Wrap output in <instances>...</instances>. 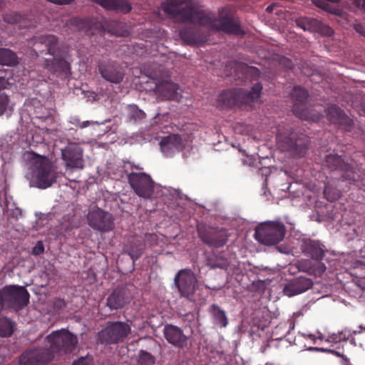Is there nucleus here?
<instances>
[{
  "instance_id": "9d476101",
  "label": "nucleus",
  "mask_w": 365,
  "mask_h": 365,
  "mask_svg": "<svg viewBox=\"0 0 365 365\" xmlns=\"http://www.w3.org/2000/svg\"><path fill=\"white\" fill-rule=\"evenodd\" d=\"M87 221L91 228L100 232H109L115 228V218L113 214L98 207L88 212Z\"/></svg>"
},
{
  "instance_id": "603ef678",
  "label": "nucleus",
  "mask_w": 365,
  "mask_h": 365,
  "mask_svg": "<svg viewBox=\"0 0 365 365\" xmlns=\"http://www.w3.org/2000/svg\"><path fill=\"white\" fill-rule=\"evenodd\" d=\"M354 2L359 6L361 7L365 11V0H354Z\"/></svg>"
},
{
  "instance_id": "f704fd0d",
  "label": "nucleus",
  "mask_w": 365,
  "mask_h": 365,
  "mask_svg": "<svg viewBox=\"0 0 365 365\" xmlns=\"http://www.w3.org/2000/svg\"><path fill=\"white\" fill-rule=\"evenodd\" d=\"M341 170L344 172L341 176L342 180H347L351 184L355 183L359 180V175L349 164L346 163V167Z\"/></svg>"
},
{
  "instance_id": "7ed1b4c3",
  "label": "nucleus",
  "mask_w": 365,
  "mask_h": 365,
  "mask_svg": "<svg viewBox=\"0 0 365 365\" xmlns=\"http://www.w3.org/2000/svg\"><path fill=\"white\" fill-rule=\"evenodd\" d=\"M24 157L31 161L33 182L37 187L46 189L56 182L57 173L46 156L28 152L24 154Z\"/></svg>"
},
{
  "instance_id": "0eeeda50",
  "label": "nucleus",
  "mask_w": 365,
  "mask_h": 365,
  "mask_svg": "<svg viewBox=\"0 0 365 365\" xmlns=\"http://www.w3.org/2000/svg\"><path fill=\"white\" fill-rule=\"evenodd\" d=\"M285 232L286 227L282 222H267L256 228L255 237L261 244L274 245L284 239Z\"/></svg>"
},
{
  "instance_id": "a19ab883",
  "label": "nucleus",
  "mask_w": 365,
  "mask_h": 365,
  "mask_svg": "<svg viewBox=\"0 0 365 365\" xmlns=\"http://www.w3.org/2000/svg\"><path fill=\"white\" fill-rule=\"evenodd\" d=\"M124 298H107L106 304L111 310L118 309L123 304Z\"/></svg>"
},
{
  "instance_id": "cd10ccee",
  "label": "nucleus",
  "mask_w": 365,
  "mask_h": 365,
  "mask_svg": "<svg viewBox=\"0 0 365 365\" xmlns=\"http://www.w3.org/2000/svg\"><path fill=\"white\" fill-rule=\"evenodd\" d=\"M29 303V298H0V311L6 304L14 310L19 311L26 307Z\"/></svg>"
},
{
  "instance_id": "4468645a",
  "label": "nucleus",
  "mask_w": 365,
  "mask_h": 365,
  "mask_svg": "<svg viewBox=\"0 0 365 365\" xmlns=\"http://www.w3.org/2000/svg\"><path fill=\"white\" fill-rule=\"evenodd\" d=\"M174 284L181 297H190L195 292L197 286V280L191 269H182L179 270L175 275Z\"/></svg>"
},
{
  "instance_id": "9b49d317",
  "label": "nucleus",
  "mask_w": 365,
  "mask_h": 365,
  "mask_svg": "<svg viewBox=\"0 0 365 365\" xmlns=\"http://www.w3.org/2000/svg\"><path fill=\"white\" fill-rule=\"evenodd\" d=\"M292 98L294 101L292 107L293 113L300 119L317 121L320 118V115L312 114L307 108L306 102L309 96L307 91L302 86L294 87L292 92Z\"/></svg>"
},
{
  "instance_id": "f257e3e1",
  "label": "nucleus",
  "mask_w": 365,
  "mask_h": 365,
  "mask_svg": "<svg viewBox=\"0 0 365 365\" xmlns=\"http://www.w3.org/2000/svg\"><path fill=\"white\" fill-rule=\"evenodd\" d=\"M182 0H167L162 4L163 11L171 18L182 23H197L206 26L209 30L223 32L227 34L243 35L240 22L235 20L230 11L226 8L219 10L215 17L202 11L195 10L190 4L183 5Z\"/></svg>"
},
{
  "instance_id": "393cba45",
  "label": "nucleus",
  "mask_w": 365,
  "mask_h": 365,
  "mask_svg": "<svg viewBox=\"0 0 365 365\" xmlns=\"http://www.w3.org/2000/svg\"><path fill=\"white\" fill-rule=\"evenodd\" d=\"M325 164L331 171L341 170L346 167V163L344 157L333 153H330L326 156Z\"/></svg>"
},
{
  "instance_id": "39448f33",
  "label": "nucleus",
  "mask_w": 365,
  "mask_h": 365,
  "mask_svg": "<svg viewBox=\"0 0 365 365\" xmlns=\"http://www.w3.org/2000/svg\"><path fill=\"white\" fill-rule=\"evenodd\" d=\"M262 90V85L260 83H255L250 91L242 88L228 89L220 94L217 101L227 107L249 104L260 97Z\"/></svg>"
},
{
  "instance_id": "aec40b11",
  "label": "nucleus",
  "mask_w": 365,
  "mask_h": 365,
  "mask_svg": "<svg viewBox=\"0 0 365 365\" xmlns=\"http://www.w3.org/2000/svg\"><path fill=\"white\" fill-rule=\"evenodd\" d=\"M313 282L311 279L299 277L289 282L284 287L283 292L288 297L300 294L312 287Z\"/></svg>"
},
{
  "instance_id": "1a4fd4ad",
  "label": "nucleus",
  "mask_w": 365,
  "mask_h": 365,
  "mask_svg": "<svg viewBox=\"0 0 365 365\" xmlns=\"http://www.w3.org/2000/svg\"><path fill=\"white\" fill-rule=\"evenodd\" d=\"M197 231L202 242L210 247H223L230 237L227 230L223 227L199 226Z\"/></svg>"
},
{
  "instance_id": "4c0bfd02",
  "label": "nucleus",
  "mask_w": 365,
  "mask_h": 365,
  "mask_svg": "<svg viewBox=\"0 0 365 365\" xmlns=\"http://www.w3.org/2000/svg\"><path fill=\"white\" fill-rule=\"evenodd\" d=\"M326 266L324 263L316 260L309 268V273L316 277H321L326 271Z\"/></svg>"
},
{
  "instance_id": "79ce46f5",
  "label": "nucleus",
  "mask_w": 365,
  "mask_h": 365,
  "mask_svg": "<svg viewBox=\"0 0 365 365\" xmlns=\"http://www.w3.org/2000/svg\"><path fill=\"white\" fill-rule=\"evenodd\" d=\"M312 1L317 6L325 11H328L330 8V4L329 2L338 3L340 0H312Z\"/></svg>"
},
{
  "instance_id": "3c124183",
  "label": "nucleus",
  "mask_w": 365,
  "mask_h": 365,
  "mask_svg": "<svg viewBox=\"0 0 365 365\" xmlns=\"http://www.w3.org/2000/svg\"><path fill=\"white\" fill-rule=\"evenodd\" d=\"M47 1H50L51 3H53L55 4L63 5V4H69L73 0H47Z\"/></svg>"
},
{
  "instance_id": "473e14b6",
  "label": "nucleus",
  "mask_w": 365,
  "mask_h": 365,
  "mask_svg": "<svg viewBox=\"0 0 365 365\" xmlns=\"http://www.w3.org/2000/svg\"><path fill=\"white\" fill-rule=\"evenodd\" d=\"M128 115L130 121H140L145 117L143 110L138 108L135 105H129L127 107Z\"/></svg>"
},
{
  "instance_id": "ddd939ff",
  "label": "nucleus",
  "mask_w": 365,
  "mask_h": 365,
  "mask_svg": "<svg viewBox=\"0 0 365 365\" xmlns=\"http://www.w3.org/2000/svg\"><path fill=\"white\" fill-rule=\"evenodd\" d=\"M130 329L129 326L121 322L109 323L105 329L99 331L98 339L101 344H111L123 341Z\"/></svg>"
},
{
  "instance_id": "13d9d810",
  "label": "nucleus",
  "mask_w": 365,
  "mask_h": 365,
  "mask_svg": "<svg viewBox=\"0 0 365 365\" xmlns=\"http://www.w3.org/2000/svg\"><path fill=\"white\" fill-rule=\"evenodd\" d=\"M109 297H120L119 294L117 293V290H114L113 293Z\"/></svg>"
},
{
  "instance_id": "de8ad7c7",
  "label": "nucleus",
  "mask_w": 365,
  "mask_h": 365,
  "mask_svg": "<svg viewBox=\"0 0 365 365\" xmlns=\"http://www.w3.org/2000/svg\"><path fill=\"white\" fill-rule=\"evenodd\" d=\"M327 341L334 343H339L341 342V339L339 337L338 333H334L329 336Z\"/></svg>"
},
{
  "instance_id": "a211bd4d",
  "label": "nucleus",
  "mask_w": 365,
  "mask_h": 365,
  "mask_svg": "<svg viewBox=\"0 0 365 365\" xmlns=\"http://www.w3.org/2000/svg\"><path fill=\"white\" fill-rule=\"evenodd\" d=\"M163 335L167 341L176 348L183 349L187 346L189 337L184 334L179 327L167 324L163 329Z\"/></svg>"
},
{
  "instance_id": "e2e57ef3",
  "label": "nucleus",
  "mask_w": 365,
  "mask_h": 365,
  "mask_svg": "<svg viewBox=\"0 0 365 365\" xmlns=\"http://www.w3.org/2000/svg\"><path fill=\"white\" fill-rule=\"evenodd\" d=\"M322 297H329V295H327V294H324V295H323Z\"/></svg>"
},
{
  "instance_id": "6e6d98bb",
  "label": "nucleus",
  "mask_w": 365,
  "mask_h": 365,
  "mask_svg": "<svg viewBox=\"0 0 365 365\" xmlns=\"http://www.w3.org/2000/svg\"><path fill=\"white\" fill-rule=\"evenodd\" d=\"M129 164H130V168L132 169L135 168L136 170H143V168L140 167L139 165H135L133 163H129Z\"/></svg>"
},
{
  "instance_id": "5701e85b",
  "label": "nucleus",
  "mask_w": 365,
  "mask_h": 365,
  "mask_svg": "<svg viewBox=\"0 0 365 365\" xmlns=\"http://www.w3.org/2000/svg\"><path fill=\"white\" fill-rule=\"evenodd\" d=\"M327 115L329 120L333 123H344L347 126H351L352 120L348 118L344 111L336 105L330 106L327 110Z\"/></svg>"
},
{
  "instance_id": "a878e982",
  "label": "nucleus",
  "mask_w": 365,
  "mask_h": 365,
  "mask_svg": "<svg viewBox=\"0 0 365 365\" xmlns=\"http://www.w3.org/2000/svg\"><path fill=\"white\" fill-rule=\"evenodd\" d=\"M0 297H30L23 286L7 285L0 290Z\"/></svg>"
},
{
  "instance_id": "2eb2a0df",
  "label": "nucleus",
  "mask_w": 365,
  "mask_h": 365,
  "mask_svg": "<svg viewBox=\"0 0 365 365\" xmlns=\"http://www.w3.org/2000/svg\"><path fill=\"white\" fill-rule=\"evenodd\" d=\"M61 157L66 169H83L84 167L83 150L76 143H69L62 149Z\"/></svg>"
},
{
  "instance_id": "6ab92c4d",
  "label": "nucleus",
  "mask_w": 365,
  "mask_h": 365,
  "mask_svg": "<svg viewBox=\"0 0 365 365\" xmlns=\"http://www.w3.org/2000/svg\"><path fill=\"white\" fill-rule=\"evenodd\" d=\"M181 39L189 45H201L207 40V35L201 28L197 26H190L180 30Z\"/></svg>"
},
{
  "instance_id": "2f4dec72",
  "label": "nucleus",
  "mask_w": 365,
  "mask_h": 365,
  "mask_svg": "<svg viewBox=\"0 0 365 365\" xmlns=\"http://www.w3.org/2000/svg\"><path fill=\"white\" fill-rule=\"evenodd\" d=\"M16 323L11 319L0 316V336H11L14 331Z\"/></svg>"
},
{
  "instance_id": "49530a36",
  "label": "nucleus",
  "mask_w": 365,
  "mask_h": 365,
  "mask_svg": "<svg viewBox=\"0 0 365 365\" xmlns=\"http://www.w3.org/2000/svg\"><path fill=\"white\" fill-rule=\"evenodd\" d=\"M72 365H91V360L88 357H81L73 361Z\"/></svg>"
},
{
  "instance_id": "bb28decb",
  "label": "nucleus",
  "mask_w": 365,
  "mask_h": 365,
  "mask_svg": "<svg viewBox=\"0 0 365 365\" xmlns=\"http://www.w3.org/2000/svg\"><path fill=\"white\" fill-rule=\"evenodd\" d=\"M207 264L211 268L227 269L230 262L221 254L212 252L207 257Z\"/></svg>"
},
{
  "instance_id": "c85d7f7f",
  "label": "nucleus",
  "mask_w": 365,
  "mask_h": 365,
  "mask_svg": "<svg viewBox=\"0 0 365 365\" xmlns=\"http://www.w3.org/2000/svg\"><path fill=\"white\" fill-rule=\"evenodd\" d=\"M19 63L16 54L9 48H0V64L15 66Z\"/></svg>"
},
{
  "instance_id": "f03ea898",
  "label": "nucleus",
  "mask_w": 365,
  "mask_h": 365,
  "mask_svg": "<svg viewBox=\"0 0 365 365\" xmlns=\"http://www.w3.org/2000/svg\"><path fill=\"white\" fill-rule=\"evenodd\" d=\"M50 348L29 349L19 356V365H47L55 353L72 351L77 344V338L71 332L61 329L52 332L46 337Z\"/></svg>"
},
{
  "instance_id": "f3484780",
  "label": "nucleus",
  "mask_w": 365,
  "mask_h": 365,
  "mask_svg": "<svg viewBox=\"0 0 365 365\" xmlns=\"http://www.w3.org/2000/svg\"><path fill=\"white\" fill-rule=\"evenodd\" d=\"M295 22L297 26L304 31L319 33V34L326 36H331L334 33L330 26L323 24L317 19L299 17L296 19Z\"/></svg>"
},
{
  "instance_id": "37998d69",
  "label": "nucleus",
  "mask_w": 365,
  "mask_h": 365,
  "mask_svg": "<svg viewBox=\"0 0 365 365\" xmlns=\"http://www.w3.org/2000/svg\"><path fill=\"white\" fill-rule=\"evenodd\" d=\"M9 103L8 96L5 94H0V116L4 114L6 110Z\"/></svg>"
},
{
  "instance_id": "ea45409f",
  "label": "nucleus",
  "mask_w": 365,
  "mask_h": 365,
  "mask_svg": "<svg viewBox=\"0 0 365 365\" xmlns=\"http://www.w3.org/2000/svg\"><path fill=\"white\" fill-rule=\"evenodd\" d=\"M138 362L140 365H153L155 359L153 356L146 351H140Z\"/></svg>"
},
{
  "instance_id": "e433bc0d",
  "label": "nucleus",
  "mask_w": 365,
  "mask_h": 365,
  "mask_svg": "<svg viewBox=\"0 0 365 365\" xmlns=\"http://www.w3.org/2000/svg\"><path fill=\"white\" fill-rule=\"evenodd\" d=\"M324 195L327 200L334 202L341 197V192L330 185H326L324 190Z\"/></svg>"
},
{
  "instance_id": "c03bdc74",
  "label": "nucleus",
  "mask_w": 365,
  "mask_h": 365,
  "mask_svg": "<svg viewBox=\"0 0 365 365\" xmlns=\"http://www.w3.org/2000/svg\"><path fill=\"white\" fill-rule=\"evenodd\" d=\"M8 85L9 81L6 76V72L0 71V91L6 88Z\"/></svg>"
},
{
  "instance_id": "680f3d73",
  "label": "nucleus",
  "mask_w": 365,
  "mask_h": 365,
  "mask_svg": "<svg viewBox=\"0 0 365 365\" xmlns=\"http://www.w3.org/2000/svg\"><path fill=\"white\" fill-rule=\"evenodd\" d=\"M353 333H354V334H356L359 333V331H354Z\"/></svg>"
},
{
  "instance_id": "58836bf2",
  "label": "nucleus",
  "mask_w": 365,
  "mask_h": 365,
  "mask_svg": "<svg viewBox=\"0 0 365 365\" xmlns=\"http://www.w3.org/2000/svg\"><path fill=\"white\" fill-rule=\"evenodd\" d=\"M4 20L5 22L11 24H18V23H23L24 20V16H22L21 14L11 11L9 13H6L4 16Z\"/></svg>"
},
{
  "instance_id": "864d4df0",
  "label": "nucleus",
  "mask_w": 365,
  "mask_h": 365,
  "mask_svg": "<svg viewBox=\"0 0 365 365\" xmlns=\"http://www.w3.org/2000/svg\"><path fill=\"white\" fill-rule=\"evenodd\" d=\"M356 30L357 32L361 34L364 36H365V29H364L361 26H357L356 27Z\"/></svg>"
},
{
  "instance_id": "bf43d9fd",
  "label": "nucleus",
  "mask_w": 365,
  "mask_h": 365,
  "mask_svg": "<svg viewBox=\"0 0 365 365\" xmlns=\"http://www.w3.org/2000/svg\"><path fill=\"white\" fill-rule=\"evenodd\" d=\"M309 338L312 339V340H315V337L314 335L310 334Z\"/></svg>"
},
{
  "instance_id": "6e6552de",
  "label": "nucleus",
  "mask_w": 365,
  "mask_h": 365,
  "mask_svg": "<svg viewBox=\"0 0 365 365\" xmlns=\"http://www.w3.org/2000/svg\"><path fill=\"white\" fill-rule=\"evenodd\" d=\"M269 298H255L252 302V313L249 324L257 331H264L271 322L272 312L269 309Z\"/></svg>"
},
{
  "instance_id": "f8f14e48",
  "label": "nucleus",
  "mask_w": 365,
  "mask_h": 365,
  "mask_svg": "<svg viewBox=\"0 0 365 365\" xmlns=\"http://www.w3.org/2000/svg\"><path fill=\"white\" fill-rule=\"evenodd\" d=\"M128 181L131 188L139 197L149 199L154 192V182L145 173L131 172L128 175Z\"/></svg>"
},
{
  "instance_id": "4d7b16f0",
  "label": "nucleus",
  "mask_w": 365,
  "mask_h": 365,
  "mask_svg": "<svg viewBox=\"0 0 365 365\" xmlns=\"http://www.w3.org/2000/svg\"><path fill=\"white\" fill-rule=\"evenodd\" d=\"M340 302L344 304L346 307L348 305L352 306L351 302H347L344 299L340 300Z\"/></svg>"
},
{
  "instance_id": "423d86ee",
  "label": "nucleus",
  "mask_w": 365,
  "mask_h": 365,
  "mask_svg": "<svg viewBox=\"0 0 365 365\" xmlns=\"http://www.w3.org/2000/svg\"><path fill=\"white\" fill-rule=\"evenodd\" d=\"M278 145L284 151H288L297 157L305 155L309 142V138L302 133L298 134L291 128L283 130L279 128L277 134Z\"/></svg>"
},
{
  "instance_id": "7c9ffc66",
  "label": "nucleus",
  "mask_w": 365,
  "mask_h": 365,
  "mask_svg": "<svg viewBox=\"0 0 365 365\" xmlns=\"http://www.w3.org/2000/svg\"><path fill=\"white\" fill-rule=\"evenodd\" d=\"M210 312L212 313L215 323L220 327H225L228 324V319L225 311L217 304H212L210 307Z\"/></svg>"
},
{
  "instance_id": "20e7f679",
  "label": "nucleus",
  "mask_w": 365,
  "mask_h": 365,
  "mask_svg": "<svg viewBox=\"0 0 365 365\" xmlns=\"http://www.w3.org/2000/svg\"><path fill=\"white\" fill-rule=\"evenodd\" d=\"M44 44L51 58H46L43 63V67L51 73H67L70 69L69 63L65 60L59 48V42L54 35H45L38 38V41L34 46Z\"/></svg>"
},
{
  "instance_id": "412c9836",
  "label": "nucleus",
  "mask_w": 365,
  "mask_h": 365,
  "mask_svg": "<svg viewBox=\"0 0 365 365\" xmlns=\"http://www.w3.org/2000/svg\"><path fill=\"white\" fill-rule=\"evenodd\" d=\"M106 10L128 14L132 10V4L127 0H92Z\"/></svg>"
},
{
  "instance_id": "c9c22d12",
  "label": "nucleus",
  "mask_w": 365,
  "mask_h": 365,
  "mask_svg": "<svg viewBox=\"0 0 365 365\" xmlns=\"http://www.w3.org/2000/svg\"><path fill=\"white\" fill-rule=\"evenodd\" d=\"M61 224L66 230H69L77 228L79 222L75 220V215L73 213H68L63 217Z\"/></svg>"
},
{
  "instance_id": "8fccbe9b",
  "label": "nucleus",
  "mask_w": 365,
  "mask_h": 365,
  "mask_svg": "<svg viewBox=\"0 0 365 365\" xmlns=\"http://www.w3.org/2000/svg\"><path fill=\"white\" fill-rule=\"evenodd\" d=\"M88 281L89 284H93L96 282V274L93 271L87 272Z\"/></svg>"
},
{
  "instance_id": "dca6fc26",
  "label": "nucleus",
  "mask_w": 365,
  "mask_h": 365,
  "mask_svg": "<svg viewBox=\"0 0 365 365\" xmlns=\"http://www.w3.org/2000/svg\"><path fill=\"white\" fill-rule=\"evenodd\" d=\"M98 69L102 78L113 83H120L125 76L123 68L114 61H103L98 64Z\"/></svg>"
},
{
  "instance_id": "09e8293b",
  "label": "nucleus",
  "mask_w": 365,
  "mask_h": 365,
  "mask_svg": "<svg viewBox=\"0 0 365 365\" xmlns=\"http://www.w3.org/2000/svg\"><path fill=\"white\" fill-rule=\"evenodd\" d=\"M339 337L341 339V341H346L351 334L347 333L346 331H338Z\"/></svg>"
},
{
  "instance_id": "b1692460",
  "label": "nucleus",
  "mask_w": 365,
  "mask_h": 365,
  "mask_svg": "<svg viewBox=\"0 0 365 365\" xmlns=\"http://www.w3.org/2000/svg\"><path fill=\"white\" fill-rule=\"evenodd\" d=\"M158 92H159L164 98L168 100H177L178 98L179 86L178 84L165 81L156 86Z\"/></svg>"
},
{
  "instance_id": "72a5a7b5",
  "label": "nucleus",
  "mask_w": 365,
  "mask_h": 365,
  "mask_svg": "<svg viewBox=\"0 0 365 365\" xmlns=\"http://www.w3.org/2000/svg\"><path fill=\"white\" fill-rule=\"evenodd\" d=\"M127 252L133 261H135L143 255V245L137 242H133L128 249Z\"/></svg>"
},
{
  "instance_id": "c756f323",
  "label": "nucleus",
  "mask_w": 365,
  "mask_h": 365,
  "mask_svg": "<svg viewBox=\"0 0 365 365\" xmlns=\"http://www.w3.org/2000/svg\"><path fill=\"white\" fill-rule=\"evenodd\" d=\"M182 145V138L180 135L177 134L170 135L165 137L160 142V146L163 150L165 148L172 149L173 148L178 149L181 148Z\"/></svg>"
},
{
  "instance_id": "5fc2aeb1",
  "label": "nucleus",
  "mask_w": 365,
  "mask_h": 365,
  "mask_svg": "<svg viewBox=\"0 0 365 365\" xmlns=\"http://www.w3.org/2000/svg\"><path fill=\"white\" fill-rule=\"evenodd\" d=\"M90 124H91V123L88 120L83 121V122L80 123L79 127L81 128H84L88 126Z\"/></svg>"
},
{
  "instance_id": "a18cd8bd",
  "label": "nucleus",
  "mask_w": 365,
  "mask_h": 365,
  "mask_svg": "<svg viewBox=\"0 0 365 365\" xmlns=\"http://www.w3.org/2000/svg\"><path fill=\"white\" fill-rule=\"evenodd\" d=\"M44 252V246L42 242L39 241L33 247L32 253L34 255H39Z\"/></svg>"
},
{
  "instance_id": "052dcab7",
  "label": "nucleus",
  "mask_w": 365,
  "mask_h": 365,
  "mask_svg": "<svg viewBox=\"0 0 365 365\" xmlns=\"http://www.w3.org/2000/svg\"><path fill=\"white\" fill-rule=\"evenodd\" d=\"M267 11H271V10H272L271 6H269L267 8Z\"/></svg>"
},
{
  "instance_id": "4be33fe9",
  "label": "nucleus",
  "mask_w": 365,
  "mask_h": 365,
  "mask_svg": "<svg viewBox=\"0 0 365 365\" xmlns=\"http://www.w3.org/2000/svg\"><path fill=\"white\" fill-rule=\"evenodd\" d=\"M301 249L304 254L310 256L315 260H320L324 256V251L318 241L304 239L302 241Z\"/></svg>"
}]
</instances>
